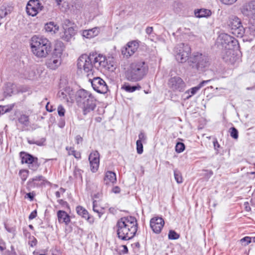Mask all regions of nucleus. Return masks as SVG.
Returning a JSON list of instances; mask_svg holds the SVG:
<instances>
[{"instance_id": "b1692460", "label": "nucleus", "mask_w": 255, "mask_h": 255, "mask_svg": "<svg viewBox=\"0 0 255 255\" xmlns=\"http://www.w3.org/2000/svg\"><path fill=\"white\" fill-rule=\"evenodd\" d=\"M212 80V79L208 80H204L202 81L199 85H198L197 86H195L194 87L191 88L188 91H187L185 92V94H191L188 95L187 97V99H189L191 98L192 96L194 95L202 87H203L205 84L208 83L209 82H210Z\"/></svg>"}, {"instance_id": "8fccbe9b", "label": "nucleus", "mask_w": 255, "mask_h": 255, "mask_svg": "<svg viewBox=\"0 0 255 255\" xmlns=\"http://www.w3.org/2000/svg\"><path fill=\"white\" fill-rule=\"evenodd\" d=\"M221 2L225 4H232L237 0H220Z\"/></svg>"}, {"instance_id": "4d7b16f0", "label": "nucleus", "mask_w": 255, "mask_h": 255, "mask_svg": "<svg viewBox=\"0 0 255 255\" xmlns=\"http://www.w3.org/2000/svg\"><path fill=\"white\" fill-rule=\"evenodd\" d=\"M152 31H153V27H150V26H148L147 27H146V28L145 29V32H146V34H150L151 33V32H152Z\"/></svg>"}, {"instance_id": "c9c22d12", "label": "nucleus", "mask_w": 255, "mask_h": 255, "mask_svg": "<svg viewBox=\"0 0 255 255\" xmlns=\"http://www.w3.org/2000/svg\"><path fill=\"white\" fill-rule=\"evenodd\" d=\"M19 122L24 125L25 126H28L29 124L28 116L25 115H22L18 118Z\"/></svg>"}, {"instance_id": "052dcab7", "label": "nucleus", "mask_w": 255, "mask_h": 255, "mask_svg": "<svg viewBox=\"0 0 255 255\" xmlns=\"http://www.w3.org/2000/svg\"><path fill=\"white\" fill-rule=\"evenodd\" d=\"M26 196H27V198H28L30 199V201H32L33 200L34 195H33V193H30V192L27 193Z\"/></svg>"}, {"instance_id": "473e14b6", "label": "nucleus", "mask_w": 255, "mask_h": 255, "mask_svg": "<svg viewBox=\"0 0 255 255\" xmlns=\"http://www.w3.org/2000/svg\"><path fill=\"white\" fill-rule=\"evenodd\" d=\"M122 88L128 92H133L136 90H140L141 87L138 84L137 86H130L128 84H125Z\"/></svg>"}, {"instance_id": "412c9836", "label": "nucleus", "mask_w": 255, "mask_h": 255, "mask_svg": "<svg viewBox=\"0 0 255 255\" xmlns=\"http://www.w3.org/2000/svg\"><path fill=\"white\" fill-rule=\"evenodd\" d=\"M76 210L77 214L82 218L86 219L89 223L90 224L94 223L93 218L90 216L88 212L84 207L79 206L77 207Z\"/></svg>"}, {"instance_id": "9d476101", "label": "nucleus", "mask_w": 255, "mask_h": 255, "mask_svg": "<svg viewBox=\"0 0 255 255\" xmlns=\"http://www.w3.org/2000/svg\"><path fill=\"white\" fill-rule=\"evenodd\" d=\"M218 40L225 49L234 48L238 42V41L234 37L225 33H221L219 35Z\"/></svg>"}, {"instance_id": "ddd939ff", "label": "nucleus", "mask_w": 255, "mask_h": 255, "mask_svg": "<svg viewBox=\"0 0 255 255\" xmlns=\"http://www.w3.org/2000/svg\"><path fill=\"white\" fill-rule=\"evenodd\" d=\"M138 46V43L136 41L129 42L122 48V54L126 58H128L136 51Z\"/></svg>"}, {"instance_id": "58836bf2", "label": "nucleus", "mask_w": 255, "mask_h": 255, "mask_svg": "<svg viewBox=\"0 0 255 255\" xmlns=\"http://www.w3.org/2000/svg\"><path fill=\"white\" fill-rule=\"evenodd\" d=\"M185 149V145L183 143L178 142L176 143L175 150L178 153L183 152Z\"/></svg>"}, {"instance_id": "a18cd8bd", "label": "nucleus", "mask_w": 255, "mask_h": 255, "mask_svg": "<svg viewBox=\"0 0 255 255\" xmlns=\"http://www.w3.org/2000/svg\"><path fill=\"white\" fill-rule=\"evenodd\" d=\"M242 243H245L244 246H247L252 242V237H245L240 240Z\"/></svg>"}, {"instance_id": "13d9d810", "label": "nucleus", "mask_w": 255, "mask_h": 255, "mask_svg": "<svg viewBox=\"0 0 255 255\" xmlns=\"http://www.w3.org/2000/svg\"><path fill=\"white\" fill-rule=\"evenodd\" d=\"M113 192L115 193H119L121 191L120 188L118 186H115L112 190Z\"/></svg>"}, {"instance_id": "f704fd0d", "label": "nucleus", "mask_w": 255, "mask_h": 255, "mask_svg": "<svg viewBox=\"0 0 255 255\" xmlns=\"http://www.w3.org/2000/svg\"><path fill=\"white\" fill-rule=\"evenodd\" d=\"M46 139L45 138L42 137L39 140H34V139H28L27 142L30 144H36L38 146H42L44 145V143L45 142Z\"/></svg>"}, {"instance_id": "09e8293b", "label": "nucleus", "mask_w": 255, "mask_h": 255, "mask_svg": "<svg viewBox=\"0 0 255 255\" xmlns=\"http://www.w3.org/2000/svg\"><path fill=\"white\" fill-rule=\"evenodd\" d=\"M73 23L69 19H65L64 20L63 23V27H69L73 26Z\"/></svg>"}, {"instance_id": "cd10ccee", "label": "nucleus", "mask_w": 255, "mask_h": 255, "mask_svg": "<svg viewBox=\"0 0 255 255\" xmlns=\"http://www.w3.org/2000/svg\"><path fill=\"white\" fill-rule=\"evenodd\" d=\"M45 29L46 31L52 33H55L58 31L59 26L54 22H49L45 25Z\"/></svg>"}, {"instance_id": "0eeeda50", "label": "nucleus", "mask_w": 255, "mask_h": 255, "mask_svg": "<svg viewBox=\"0 0 255 255\" xmlns=\"http://www.w3.org/2000/svg\"><path fill=\"white\" fill-rule=\"evenodd\" d=\"M174 52L176 60L180 63H184L188 59L191 53L190 47L188 44L182 43L175 47Z\"/></svg>"}, {"instance_id": "5fc2aeb1", "label": "nucleus", "mask_w": 255, "mask_h": 255, "mask_svg": "<svg viewBox=\"0 0 255 255\" xmlns=\"http://www.w3.org/2000/svg\"><path fill=\"white\" fill-rule=\"evenodd\" d=\"M213 144H214V149L218 151V148H220V145L219 143H218L217 139H215L214 140Z\"/></svg>"}, {"instance_id": "a211bd4d", "label": "nucleus", "mask_w": 255, "mask_h": 255, "mask_svg": "<svg viewBox=\"0 0 255 255\" xmlns=\"http://www.w3.org/2000/svg\"><path fill=\"white\" fill-rule=\"evenodd\" d=\"M233 49V48L226 49L222 54V57L224 61L231 64L234 63L236 60V57L234 56Z\"/></svg>"}, {"instance_id": "1a4fd4ad", "label": "nucleus", "mask_w": 255, "mask_h": 255, "mask_svg": "<svg viewBox=\"0 0 255 255\" xmlns=\"http://www.w3.org/2000/svg\"><path fill=\"white\" fill-rule=\"evenodd\" d=\"M168 87L173 92H183L186 84L183 80L178 76L171 77L168 81Z\"/></svg>"}, {"instance_id": "6ab92c4d", "label": "nucleus", "mask_w": 255, "mask_h": 255, "mask_svg": "<svg viewBox=\"0 0 255 255\" xmlns=\"http://www.w3.org/2000/svg\"><path fill=\"white\" fill-rule=\"evenodd\" d=\"M243 37L247 41H252L255 37V23L250 25L246 28H245V32Z\"/></svg>"}, {"instance_id": "4be33fe9", "label": "nucleus", "mask_w": 255, "mask_h": 255, "mask_svg": "<svg viewBox=\"0 0 255 255\" xmlns=\"http://www.w3.org/2000/svg\"><path fill=\"white\" fill-rule=\"evenodd\" d=\"M81 32L83 37L90 39L98 35L99 33V29L96 27L92 29L84 30L81 31Z\"/></svg>"}, {"instance_id": "de8ad7c7", "label": "nucleus", "mask_w": 255, "mask_h": 255, "mask_svg": "<svg viewBox=\"0 0 255 255\" xmlns=\"http://www.w3.org/2000/svg\"><path fill=\"white\" fill-rule=\"evenodd\" d=\"M57 111L59 116L63 117L64 116L65 110L62 106L59 105L58 107Z\"/></svg>"}, {"instance_id": "c03bdc74", "label": "nucleus", "mask_w": 255, "mask_h": 255, "mask_svg": "<svg viewBox=\"0 0 255 255\" xmlns=\"http://www.w3.org/2000/svg\"><path fill=\"white\" fill-rule=\"evenodd\" d=\"M106 66L103 67V69L107 70L108 71H113L115 67L113 65V64L110 61L109 62L108 61V60L107 59V63H106Z\"/></svg>"}, {"instance_id": "f3484780", "label": "nucleus", "mask_w": 255, "mask_h": 255, "mask_svg": "<svg viewBox=\"0 0 255 255\" xmlns=\"http://www.w3.org/2000/svg\"><path fill=\"white\" fill-rule=\"evenodd\" d=\"M64 32L61 34V38L66 41H69L75 35L76 33V30L74 26H70L69 27H64Z\"/></svg>"}, {"instance_id": "20e7f679", "label": "nucleus", "mask_w": 255, "mask_h": 255, "mask_svg": "<svg viewBox=\"0 0 255 255\" xmlns=\"http://www.w3.org/2000/svg\"><path fill=\"white\" fill-rule=\"evenodd\" d=\"M76 99L78 106L83 109L84 115L93 111L96 106L95 98L91 93L84 89L77 91Z\"/></svg>"}, {"instance_id": "338daca9", "label": "nucleus", "mask_w": 255, "mask_h": 255, "mask_svg": "<svg viewBox=\"0 0 255 255\" xmlns=\"http://www.w3.org/2000/svg\"><path fill=\"white\" fill-rule=\"evenodd\" d=\"M58 202L60 204H62L65 203V202L63 200H59Z\"/></svg>"}, {"instance_id": "a19ab883", "label": "nucleus", "mask_w": 255, "mask_h": 255, "mask_svg": "<svg viewBox=\"0 0 255 255\" xmlns=\"http://www.w3.org/2000/svg\"><path fill=\"white\" fill-rule=\"evenodd\" d=\"M29 171L27 170H21L19 171V175H20L21 179L23 181H25L28 175Z\"/></svg>"}, {"instance_id": "37998d69", "label": "nucleus", "mask_w": 255, "mask_h": 255, "mask_svg": "<svg viewBox=\"0 0 255 255\" xmlns=\"http://www.w3.org/2000/svg\"><path fill=\"white\" fill-rule=\"evenodd\" d=\"M137 152L141 154L143 152V145L140 140H137L136 142Z\"/></svg>"}, {"instance_id": "72a5a7b5", "label": "nucleus", "mask_w": 255, "mask_h": 255, "mask_svg": "<svg viewBox=\"0 0 255 255\" xmlns=\"http://www.w3.org/2000/svg\"><path fill=\"white\" fill-rule=\"evenodd\" d=\"M93 210L98 214L99 218H101L103 214V209L97 205V201L95 200L93 202Z\"/></svg>"}, {"instance_id": "6e6d98bb", "label": "nucleus", "mask_w": 255, "mask_h": 255, "mask_svg": "<svg viewBox=\"0 0 255 255\" xmlns=\"http://www.w3.org/2000/svg\"><path fill=\"white\" fill-rule=\"evenodd\" d=\"M75 140L77 144H79L82 142L83 138L80 135H77L75 137Z\"/></svg>"}, {"instance_id": "69168bd1", "label": "nucleus", "mask_w": 255, "mask_h": 255, "mask_svg": "<svg viewBox=\"0 0 255 255\" xmlns=\"http://www.w3.org/2000/svg\"><path fill=\"white\" fill-rule=\"evenodd\" d=\"M124 252L126 253H127L128 251V248L126 246H124Z\"/></svg>"}, {"instance_id": "ea45409f", "label": "nucleus", "mask_w": 255, "mask_h": 255, "mask_svg": "<svg viewBox=\"0 0 255 255\" xmlns=\"http://www.w3.org/2000/svg\"><path fill=\"white\" fill-rule=\"evenodd\" d=\"M179 238V235L174 231L170 230L168 233V238L170 240H177Z\"/></svg>"}, {"instance_id": "0e129e2a", "label": "nucleus", "mask_w": 255, "mask_h": 255, "mask_svg": "<svg viewBox=\"0 0 255 255\" xmlns=\"http://www.w3.org/2000/svg\"><path fill=\"white\" fill-rule=\"evenodd\" d=\"M55 196L56 198H59L60 197V193L59 191H56L55 192Z\"/></svg>"}, {"instance_id": "c756f323", "label": "nucleus", "mask_w": 255, "mask_h": 255, "mask_svg": "<svg viewBox=\"0 0 255 255\" xmlns=\"http://www.w3.org/2000/svg\"><path fill=\"white\" fill-rule=\"evenodd\" d=\"M45 178L42 175H39L35 176L32 178H31L27 182V185L29 187H35V186H38V184L36 183V181H44Z\"/></svg>"}, {"instance_id": "79ce46f5", "label": "nucleus", "mask_w": 255, "mask_h": 255, "mask_svg": "<svg viewBox=\"0 0 255 255\" xmlns=\"http://www.w3.org/2000/svg\"><path fill=\"white\" fill-rule=\"evenodd\" d=\"M230 135L234 139L238 138V131L235 127H232L230 128Z\"/></svg>"}, {"instance_id": "a878e982", "label": "nucleus", "mask_w": 255, "mask_h": 255, "mask_svg": "<svg viewBox=\"0 0 255 255\" xmlns=\"http://www.w3.org/2000/svg\"><path fill=\"white\" fill-rule=\"evenodd\" d=\"M212 14L210 10L205 8L196 9L194 10V14L196 17L202 18L210 16Z\"/></svg>"}, {"instance_id": "aec40b11", "label": "nucleus", "mask_w": 255, "mask_h": 255, "mask_svg": "<svg viewBox=\"0 0 255 255\" xmlns=\"http://www.w3.org/2000/svg\"><path fill=\"white\" fill-rule=\"evenodd\" d=\"M61 58H57L52 55L51 57L47 60L46 64L48 68L54 70L61 64Z\"/></svg>"}, {"instance_id": "e2e57ef3", "label": "nucleus", "mask_w": 255, "mask_h": 255, "mask_svg": "<svg viewBox=\"0 0 255 255\" xmlns=\"http://www.w3.org/2000/svg\"><path fill=\"white\" fill-rule=\"evenodd\" d=\"M244 206H245V210L247 211H249L251 210V208L249 206V203L248 202H245L244 203Z\"/></svg>"}, {"instance_id": "f03ea898", "label": "nucleus", "mask_w": 255, "mask_h": 255, "mask_svg": "<svg viewBox=\"0 0 255 255\" xmlns=\"http://www.w3.org/2000/svg\"><path fill=\"white\" fill-rule=\"evenodd\" d=\"M118 238L124 241L132 239L137 230L136 219L132 216L124 217L119 220L116 224Z\"/></svg>"}, {"instance_id": "c85d7f7f", "label": "nucleus", "mask_w": 255, "mask_h": 255, "mask_svg": "<svg viewBox=\"0 0 255 255\" xmlns=\"http://www.w3.org/2000/svg\"><path fill=\"white\" fill-rule=\"evenodd\" d=\"M20 156L21 158V162L22 163H25L28 164L31 163V162H33V160L35 158L29 154L25 153L22 152H20Z\"/></svg>"}, {"instance_id": "2eb2a0df", "label": "nucleus", "mask_w": 255, "mask_h": 255, "mask_svg": "<svg viewBox=\"0 0 255 255\" xmlns=\"http://www.w3.org/2000/svg\"><path fill=\"white\" fill-rule=\"evenodd\" d=\"M242 12L245 16L255 18V0L245 4L242 8Z\"/></svg>"}, {"instance_id": "774afa93", "label": "nucleus", "mask_w": 255, "mask_h": 255, "mask_svg": "<svg viewBox=\"0 0 255 255\" xmlns=\"http://www.w3.org/2000/svg\"><path fill=\"white\" fill-rule=\"evenodd\" d=\"M213 171H212L210 170V171H209V174L210 176H211V175H213Z\"/></svg>"}, {"instance_id": "680f3d73", "label": "nucleus", "mask_w": 255, "mask_h": 255, "mask_svg": "<svg viewBox=\"0 0 255 255\" xmlns=\"http://www.w3.org/2000/svg\"><path fill=\"white\" fill-rule=\"evenodd\" d=\"M80 172L81 170L79 169L76 170L75 171V175L76 176V177H79L80 178H82Z\"/></svg>"}, {"instance_id": "7c9ffc66", "label": "nucleus", "mask_w": 255, "mask_h": 255, "mask_svg": "<svg viewBox=\"0 0 255 255\" xmlns=\"http://www.w3.org/2000/svg\"><path fill=\"white\" fill-rule=\"evenodd\" d=\"M58 96L61 100H64L67 102H70L71 100L70 94L68 92L67 90L59 91L58 93Z\"/></svg>"}, {"instance_id": "39448f33", "label": "nucleus", "mask_w": 255, "mask_h": 255, "mask_svg": "<svg viewBox=\"0 0 255 255\" xmlns=\"http://www.w3.org/2000/svg\"><path fill=\"white\" fill-rule=\"evenodd\" d=\"M31 48L33 54L37 57L43 58L46 57L51 47L47 38L35 35L31 40Z\"/></svg>"}, {"instance_id": "9b49d317", "label": "nucleus", "mask_w": 255, "mask_h": 255, "mask_svg": "<svg viewBox=\"0 0 255 255\" xmlns=\"http://www.w3.org/2000/svg\"><path fill=\"white\" fill-rule=\"evenodd\" d=\"M43 9V6L39 0H29L26 5V11L28 15L36 16Z\"/></svg>"}, {"instance_id": "49530a36", "label": "nucleus", "mask_w": 255, "mask_h": 255, "mask_svg": "<svg viewBox=\"0 0 255 255\" xmlns=\"http://www.w3.org/2000/svg\"><path fill=\"white\" fill-rule=\"evenodd\" d=\"M11 109V108L9 109L7 106H0V115L9 112Z\"/></svg>"}, {"instance_id": "393cba45", "label": "nucleus", "mask_w": 255, "mask_h": 255, "mask_svg": "<svg viewBox=\"0 0 255 255\" xmlns=\"http://www.w3.org/2000/svg\"><path fill=\"white\" fill-rule=\"evenodd\" d=\"M57 217L59 223H65L67 225L70 222L69 215L64 211L59 210L57 212Z\"/></svg>"}, {"instance_id": "dca6fc26", "label": "nucleus", "mask_w": 255, "mask_h": 255, "mask_svg": "<svg viewBox=\"0 0 255 255\" xmlns=\"http://www.w3.org/2000/svg\"><path fill=\"white\" fill-rule=\"evenodd\" d=\"M100 154L97 151H94L89 156L91 170L93 172H96L99 166Z\"/></svg>"}, {"instance_id": "7ed1b4c3", "label": "nucleus", "mask_w": 255, "mask_h": 255, "mask_svg": "<svg viewBox=\"0 0 255 255\" xmlns=\"http://www.w3.org/2000/svg\"><path fill=\"white\" fill-rule=\"evenodd\" d=\"M148 71V67L142 60L131 62L126 71V79L130 82H138L144 78Z\"/></svg>"}, {"instance_id": "f257e3e1", "label": "nucleus", "mask_w": 255, "mask_h": 255, "mask_svg": "<svg viewBox=\"0 0 255 255\" xmlns=\"http://www.w3.org/2000/svg\"><path fill=\"white\" fill-rule=\"evenodd\" d=\"M107 58L101 54H83L78 59L77 67L79 70H83L85 73H92L93 67L103 70L106 66Z\"/></svg>"}, {"instance_id": "bf43d9fd", "label": "nucleus", "mask_w": 255, "mask_h": 255, "mask_svg": "<svg viewBox=\"0 0 255 255\" xmlns=\"http://www.w3.org/2000/svg\"><path fill=\"white\" fill-rule=\"evenodd\" d=\"M37 240L35 238H33V240H31L29 243L31 247H34L36 245Z\"/></svg>"}, {"instance_id": "e433bc0d", "label": "nucleus", "mask_w": 255, "mask_h": 255, "mask_svg": "<svg viewBox=\"0 0 255 255\" xmlns=\"http://www.w3.org/2000/svg\"><path fill=\"white\" fill-rule=\"evenodd\" d=\"M174 175L175 179L177 183H182V177L181 173L178 170H177V169L174 170Z\"/></svg>"}, {"instance_id": "5701e85b", "label": "nucleus", "mask_w": 255, "mask_h": 255, "mask_svg": "<svg viewBox=\"0 0 255 255\" xmlns=\"http://www.w3.org/2000/svg\"><path fill=\"white\" fill-rule=\"evenodd\" d=\"M64 45L61 41H57L54 46V49L52 53V55L56 56L57 58L61 57V55L64 50Z\"/></svg>"}, {"instance_id": "bb28decb", "label": "nucleus", "mask_w": 255, "mask_h": 255, "mask_svg": "<svg viewBox=\"0 0 255 255\" xmlns=\"http://www.w3.org/2000/svg\"><path fill=\"white\" fill-rule=\"evenodd\" d=\"M104 181L106 184L110 183H115L117 181L116 173L113 171H108L105 174Z\"/></svg>"}, {"instance_id": "3c124183", "label": "nucleus", "mask_w": 255, "mask_h": 255, "mask_svg": "<svg viewBox=\"0 0 255 255\" xmlns=\"http://www.w3.org/2000/svg\"><path fill=\"white\" fill-rule=\"evenodd\" d=\"M46 110L49 112H52L55 110V108H53L52 106L50 105L49 102L47 103V105H46Z\"/></svg>"}, {"instance_id": "603ef678", "label": "nucleus", "mask_w": 255, "mask_h": 255, "mask_svg": "<svg viewBox=\"0 0 255 255\" xmlns=\"http://www.w3.org/2000/svg\"><path fill=\"white\" fill-rule=\"evenodd\" d=\"M36 216H37V211H36V210H34L30 213V214L28 218L29 220H32V219H34L36 217Z\"/></svg>"}, {"instance_id": "4468645a", "label": "nucleus", "mask_w": 255, "mask_h": 255, "mask_svg": "<svg viewBox=\"0 0 255 255\" xmlns=\"http://www.w3.org/2000/svg\"><path fill=\"white\" fill-rule=\"evenodd\" d=\"M164 225V221L161 217H154L150 219V226L153 232L159 234Z\"/></svg>"}, {"instance_id": "423d86ee", "label": "nucleus", "mask_w": 255, "mask_h": 255, "mask_svg": "<svg viewBox=\"0 0 255 255\" xmlns=\"http://www.w3.org/2000/svg\"><path fill=\"white\" fill-rule=\"evenodd\" d=\"M189 66L193 69L203 71L210 64V59L206 54L196 52L190 57L188 61Z\"/></svg>"}, {"instance_id": "864d4df0", "label": "nucleus", "mask_w": 255, "mask_h": 255, "mask_svg": "<svg viewBox=\"0 0 255 255\" xmlns=\"http://www.w3.org/2000/svg\"><path fill=\"white\" fill-rule=\"evenodd\" d=\"M138 138L139 139L138 140H140L141 142L146 139V136L143 132H140V133L138 134Z\"/></svg>"}, {"instance_id": "6e6552de", "label": "nucleus", "mask_w": 255, "mask_h": 255, "mask_svg": "<svg viewBox=\"0 0 255 255\" xmlns=\"http://www.w3.org/2000/svg\"><path fill=\"white\" fill-rule=\"evenodd\" d=\"M232 33L237 37H243L245 32V28L242 25L241 20L236 16L229 17L228 22Z\"/></svg>"}, {"instance_id": "f8f14e48", "label": "nucleus", "mask_w": 255, "mask_h": 255, "mask_svg": "<svg viewBox=\"0 0 255 255\" xmlns=\"http://www.w3.org/2000/svg\"><path fill=\"white\" fill-rule=\"evenodd\" d=\"M93 88L95 91L101 94H105L108 91V86L102 78L99 77L89 79Z\"/></svg>"}, {"instance_id": "4c0bfd02", "label": "nucleus", "mask_w": 255, "mask_h": 255, "mask_svg": "<svg viewBox=\"0 0 255 255\" xmlns=\"http://www.w3.org/2000/svg\"><path fill=\"white\" fill-rule=\"evenodd\" d=\"M28 165L29 169L33 171L36 170L39 167V164H38L37 162V158L35 157L33 160V161L31 162V163H30Z\"/></svg>"}, {"instance_id": "2f4dec72", "label": "nucleus", "mask_w": 255, "mask_h": 255, "mask_svg": "<svg viewBox=\"0 0 255 255\" xmlns=\"http://www.w3.org/2000/svg\"><path fill=\"white\" fill-rule=\"evenodd\" d=\"M66 149L68 151L69 155H73L77 159L81 158L80 152L75 150L74 147L67 146Z\"/></svg>"}]
</instances>
